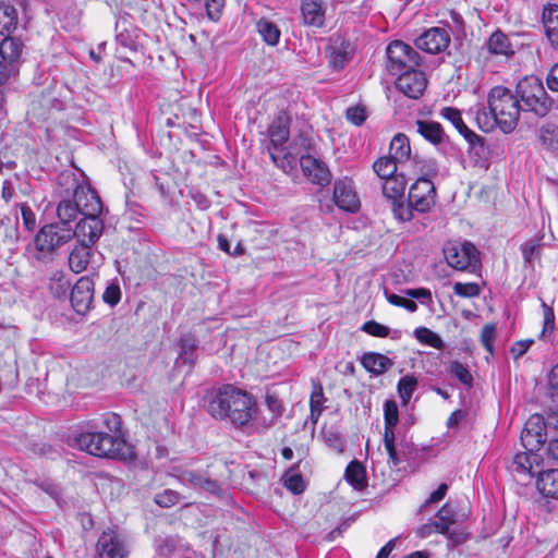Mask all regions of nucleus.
I'll list each match as a JSON object with an SVG mask.
<instances>
[{
    "label": "nucleus",
    "mask_w": 558,
    "mask_h": 558,
    "mask_svg": "<svg viewBox=\"0 0 558 558\" xmlns=\"http://www.w3.org/2000/svg\"><path fill=\"white\" fill-rule=\"evenodd\" d=\"M208 412L216 420H228L234 426L243 427L255 420L257 404L247 392L227 385L210 395Z\"/></svg>",
    "instance_id": "1"
},
{
    "label": "nucleus",
    "mask_w": 558,
    "mask_h": 558,
    "mask_svg": "<svg viewBox=\"0 0 558 558\" xmlns=\"http://www.w3.org/2000/svg\"><path fill=\"white\" fill-rule=\"evenodd\" d=\"M489 113L477 108L475 120L481 130L488 132L498 125L505 133L512 132L519 121L520 104L512 92L504 86H495L487 97Z\"/></svg>",
    "instance_id": "2"
},
{
    "label": "nucleus",
    "mask_w": 558,
    "mask_h": 558,
    "mask_svg": "<svg viewBox=\"0 0 558 558\" xmlns=\"http://www.w3.org/2000/svg\"><path fill=\"white\" fill-rule=\"evenodd\" d=\"M73 238L72 229L62 228L59 223L44 226L34 241L26 247L28 256L38 262H49L58 247Z\"/></svg>",
    "instance_id": "3"
},
{
    "label": "nucleus",
    "mask_w": 558,
    "mask_h": 558,
    "mask_svg": "<svg viewBox=\"0 0 558 558\" xmlns=\"http://www.w3.org/2000/svg\"><path fill=\"white\" fill-rule=\"evenodd\" d=\"M81 450L100 458H124L126 442L123 437L105 432H86L75 438Z\"/></svg>",
    "instance_id": "4"
},
{
    "label": "nucleus",
    "mask_w": 558,
    "mask_h": 558,
    "mask_svg": "<svg viewBox=\"0 0 558 558\" xmlns=\"http://www.w3.org/2000/svg\"><path fill=\"white\" fill-rule=\"evenodd\" d=\"M517 97H520L526 110L538 117H544L551 108V100L543 86L542 81L534 76H525L517 85Z\"/></svg>",
    "instance_id": "5"
},
{
    "label": "nucleus",
    "mask_w": 558,
    "mask_h": 558,
    "mask_svg": "<svg viewBox=\"0 0 558 558\" xmlns=\"http://www.w3.org/2000/svg\"><path fill=\"white\" fill-rule=\"evenodd\" d=\"M289 116L281 111L269 124L267 134L269 137V145L267 150L274 163L286 171L287 155L282 157L280 153H284L286 144L290 137L289 130Z\"/></svg>",
    "instance_id": "6"
},
{
    "label": "nucleus",
    "mask_w": 558,
    "mask_h": 558,
    "mask_svg": "<svg viewBox=\"0 0 558 558\" xmlns=\"http://www.w3.org/2000/svg\"><path fill=\"white\" fill-rule=\"evenodd\" d=\"M387 69L393 74H400L414 69L421 63V56L408 44L395 40L387 47Z\"/></svg>",
    "instance_id": "7"
},
{
    "label": "nucleus",
    "mask_w": 558,
    "mask_h": 558,
    "mask_svg": "<svg viewBox=\"0 0 558 558\" xmlns=\"http://www.w3.org/2000/svg\"><path fill=\"white\" fill-rule=\"evenodd\" d=\"M444 255L447 263L458 270H464L477 263V250L471 242H447Z\"/></svg>",
    "instance_id": "8"
},
{
    "label": "nucleus",
    "mask_w": 558,
    "mask_h": 558,
    "mask_svg": "<svg viewBox=\"0 0 558 558\" xmlns=\"http://www.w3.org/2000/svg\"><path fill=\"white\" fill-rule=\"evenodd\" d=\"M129 547L125 538L116 530L104 531L96 544V558H126Z\"/></svg>",
    "instance_id": "9"
},
{
    "label": "nucleus",
    "mask_w": 558,
    "mask_h": 558,
    "mask_svg": "<svg viewBox=\"0 0 558 558\" xmlns=\"http://www.w3.org/2000/svg\"><path fill=\"white\" fill-rule=\"evenodd\" d=\"M436 189L430 179L418 178L410 187L409 199L414 209L426 213L435 205Z\"/></svg>",
    "instance_id": "10"
},
{
    "label": "nucleus",
    "mask_w": 558,
    "mask_h": 558,
    "mask_svg": "<svg viewBox=\"0 0 558 558\" xmlns=\"http://www.w3.org/2000/svg\"><path fill=\"white\" fill-rule=\"evenodd\" d=\"M546 441L545 417L541 414H533L525 422L521 432L522 446L527 451H537Z\"/></svg>",
    "instance_id": "11"
},
{
    "label": "nucleus",
    "mask_w": 558,
    "mask_h": 558,
    "mask_svg": "<svg viewBox=\"0 0 558 558\" xmlns=\"http://www.w3.org/2000/svg\"><path fill=\"white\" fill-rule=\"evenodd\" d=\"M104 231L102 220L99 215H84L72 230L73 238L88 245H95Z\"/></svg>",
    "instance_id": "12"
},
{
    "label": "nucleus",
    "mask_w": 558,
    "mask_h": 558,
    "mask_svg": "<svg viewBox=\"0 0 558 558\" xmlns=\"http://www.w3.org/2000/svg\"><path fill=\"white\" fill-rule=\"evenodd\" d=\"M398 75L396 86L402 94L413 99H417L423 95L427 84L423 72L417 71L416 68H414Z\"/></svg>",
    "instance_id": "13"
},
{
    "label": "nucleus",
    "mask_w": 558,
    "mask_h": 558,
    "mask_svg": "<svg viewBox=\"0 0 558 558\" xmlns=\"http://www.w3.org/2000/svg\"><path fill=\"white\" fill-rule=\"evenodd\" d=\"M333 201L340 209L349 213H355L360 208V199L354 191L353 182L349 179L335 183Z\"/></svg>",
    "instance_id": "14"
},
{
    "label": "nucleus",
    "mask_w": 558,
    "mask_h": 558,
    "mask_svg": "<svg viewBox=\"0 0 558 558\" xmlns=\"http://www.w3.org/2000/svg\"><path fill=\"white\" fill-rule=\"evenodd\" d=\"M449 43L450 37L448 32L440 27L426 31L415 41L418 49L433 54L445 50Z\"/></svg>",
    "instance_id": "15"
},
{
    "label": "nucleus",
    "mask_w": 558,
    "mask_h": 558,
    "mask_svg": "<svg viewBox=\"0 0 558 558\" xmlns=\"http://www.w3.org/2000/svg\"><path fill=\"white\" fill-rule=\"evenodd\" d=\"M94 296V282L88 277H81L71 291L74 311L84 314L90 307Z\"/></svg>",
    "instance_id": "16"
},
{
    "label": "nucleus",
    "mask_w": 558,
    "mask_h": 558,
    "mask_svg": "<svg viewBox=\"0 0 558 558\" xmlns=\"http://www.w3.org/2000/svg\"><path fill=\"white\" fill-rule=\"evenodd\" d=\"M300 166L303 174L314 184L324 186L331 180V173L326 165L313 156H302Z\"/></svg>",
    "instance_id": "17"
},
{
    "label": "nucleus",
    "mask_w": 558,
    "mask_h": 558,
    "mask_svg": "<svg viewBox=\"0 0 558 558\" xmlns=\"http://www.w3.org/2000/svg\"><path fill=\"white\" fill-rule=\"evenodd\" d=\"M440 116L453 124L471 147H475L476 145L483 146V138L466 126L462 120L460 110L453 107H445L441 109Z\"/></svg>",
    "instance_id": "18"
},
{
    "label": "nucleus",
    "mask_w": 558,
    "mask_h": 558,
    "mask_svg": "<svg viewBox=\"0 0 558 558\" xmlns=\"http://www.w3.org/2000/svg\"><path fill=\"white\" fill-rule=\"evenodd\" d=\"M353 49L349 41L335 39L328 47L329 65L336 70H342L351 59Z\"/></svg>",
    "instance_id": "19"
},
{
    "label": "nucleus",
    "mask_w": 558,
    "mask_h": 558,
    "mask_svg": "<svg viewBox=\"0 0 558 558\" xmlns=\"http://www.w3.org/2000/svg\"><path fill=\"white\" fill-rule=\"evenodd\" d=\"M301 12L305 25L313 27L324 26L326 7L323 0H303Z\"/></svg>",
    "instance_id": "20"
},
{
    "label": "nucleus",
    "mask_w": 558,
    "mask_h": 558,
    "mask_svg": "<svg viewBox=\"0 0 558 558\" xmlns=\"http://www.w3.org/2000/svg\"><path fill=\"white\" fill-rule=\"evenodd\" d=\"M92 256L93 245L77 241L69 254L68 263L70 269L74 274H81L85 271L90 263Z\"/></svg>",
    "instance_id": "21"
},
{
    "label": "nucleus",
    "mask_w": 558,
    "mask_h": 558,
    "mask_svg": "<svg viewBox=\"0 0 558 558\" xmlns=\"http://www.w3.org/2000/svg\"><path fill=\"white\" fill-rule=\"evenodd\" d=\"M78 203L82 215H100L102 211V203L97 192L90 185L84 184L74 197Z\"/></svg>",
    "instance_id": "22"
},
{
    "label": "nucleus",
    "mask_w": 558,
    "mask_h": 558,
    "mask_svg": "<svg viewBox=\"0 0 558 558\" xmlns=\"http://www.w3.org/2000/svg\"><path fill=\"white\" fill-rule=\"evenodd\" d=\"M539 463V456L535 451L519 452L514 456L511 470L518 474L533 477L535 474L539 475L541 470H537Z\"/></svg>",
    "instance_id": "23"
},
{
    "label": "nucleus",
    "mask_w": 558,
    "mask_h": 558,
    "mask_svg": "<svg viewBox=\"0 0 558 558\" xmlns=\"http://www.w3.org/2000/svg\"><path fill=\"white\" fill-rule=\"evenodd\" d=\"M83 185V180H80L71 170L62 171L57 178V193L59 197L74 198Z\"/></svg>",
    "instance_id": "24"
},
{
    "label": "nucleus",
    "mask_w": 558,
    "mask_h": 558,
    "mask_svg": "<svg viewBox=\"0 0 558 558\" xmlns=\"http://www.w3.org/2000/svg\"><path fill=\"white\" fill-rule=\"evenodd\" d=\"M415 130L422 137L432 143L433 145L442 144L447 135L440 123L432 120H417L415 121Z\"/></svg>",
    "instance_id": "25"
},
{
    "label": "nucleus",
    "mask_w": 558,
    "mask_h": 558,
    "mask_svg": "<svg viewBox=\"0 0 558 558\" xmlns=\"http://www.w3.org/2000/svg\"><path fill=\"white\" fill-rule=\"evenodd\" d=\"M542 21L548 41L554 49L558 50V5L545 8Z\"/></svg>",
    "instance_id": "26"
},
{
    "label": "nucleus",
    "mask_w": 558,
    "mask_h": 558,
    "mask_svg": "<svg viewBox=\"0 0 558 558\" xmlns=\"http://www.w3.org/2000/svg\"><path fill=\"white\" fill-rule=\"evenodd\" d=\"M361 363L367 372L375 375L384 374L393 365V361L391 359L376 352L364 353L361 359Z\"/></svg>",
    "instance_id": "27"
},
{
    "label": "nucleus",
    "mask_w": 558,
    "mask_h": 558,
    "mask_svg": "<svg viewBox=\"0 0 558 558\" xmlns=\"http://www.w3.org/2000/svg\"><path fill=\"white\" fill-rule=\"evenodd\" d=\"M23 50V44L14 37H5L0 43V54L3 64L12 66L15 70V62L19 61Z\"/></svg>",
    "instance_id": "28"
},
{
    "label": "nucleus",
    "mask_w": 558,
    "mask_h": 558,
    "mask_svg": "<svg viewBox=\"0 0 558 558\" xmlns=\"http://www.w3.org/2000/svg\"><path fill=\"white\" fill-rule=\"evenodd\" d=\"M537 487L545 497L558 499V470L539 472Z\"/></svg>",
    "instance_id": "29"
},
{
    "label": "nucleus",
    "mask_w": 558,
    "mask_h": 558,
    "mask_svg": "<svg viewBox=\"0 0 558 558\" xmlns=\"http://www.w3.org/2000/svg\"><path fill=\"white\" fill-rule=\"evenodd\" d=\"M57 206V216L62 225H68L76 219L82 209L73 197H60Z\"/></svg>",
    "instance_id": "30"
},
{
    "label": "nucleus",
    "mask_w": 558,
    "mask_h": 558,
    "mask_svg": "<svg viewBox=\"0 0 558 558\" xmlns=\"http://www.w3.org/2000/svg\"><path fill=\"white\" fill-rule=\"evenodd\" d=\"M389 156H391L399 163L407 161L411 156V146L408 136L403 133H398L390 142Z\"/></svg>",
    "instance_id": "31"
},
{
    "label": "nucleus",
    "mask_w": 558,
    "mask_h": 558,
    "mask_svg": "<svg viewBox=\"0 0 558 558\" xmlns=\"http://www.w3.org/2000/svg\"><path fill=\"white\" fill-rule=\"evenodd\" d=\"M405 185L404 177L401 174L385 179L383 194L386 198L391 199L392 203L400 201L404 194Z\"/></svg>",
    "instance_id": "32"
},
{
    "label": "nucleus",
    "mask_w": 558,
    "mask_h": 558,
    "mask_svg": "<svg viewBox=\"0 0 558 558\" xmlns=\"http://www.w3.org/2000/svg\"><path fill=\"white\" fill-rule=\"evenodd\" d=\"M487 48L492 54L511 56L514 53L508 37L500 31H496L490 35Z\"/></svg>",
    "instance_id": "33"
},
{
    "label": "nucleus",
    "mask_w": 558,
    "mask_h": 558,
    "mask_svg": "<svg viewBox=\"0 0 558 558\" xmlns=\"http://www.w3.org/2000/svg\"><path fill=\"white\" fill-rule=\"evenodd\" d=\"M256 27L263 40L267 45L276 46L279 43L281 32L275 23L266 19H260L257 22Z\"/></svg>",
    "instance_id": "34"
},
{
    "label": "nucleus",
    "mask_w": 558,
    "mask_h": 558,
    "mask_svg": "<svg viewBox=\"0 0 558 558\" xmlns=\"http://www.w3.org/2000/svg\"><path fill=\"white\" fill-rule=\"evenodd\" d=\"M17 25V11L13 5L0 4V33H11Z\"/></svg>",
    "instance_id": "35"
},
{
    "label": "nucleus",
    "mask_w": 558,
    "mask_h": 558,
    "mask_svg": "<svg viewBox=\"0 0 558 558\" xmlns=\"http://www.w3.org/2000/svg\"><path fill=\"white\" fill-rule=\"evenodd\" d=\"M436 518L437 520L434 521L435 531L440 534H448L450 526L456 522L451 507L448 504L444 505L436 513Z\"/></svg>",
    "instance_id": "36"
},
{
    "label": "nucleus",
    "mask_w": 558,
    "mask_h": 558,
    "mask_svg": "<svg viewBox=\"0 0 558 558\" xmlns=\"http://www.w3.org/2000/svg\"><path fill=\"white\" fill-rule=\"evenodd\" d=\"M344 476L355 489H362L365 486V469L357 461L348 464Z\"/></svg>",
    "instance_id": "37"
},
{
    "label": "nucleus",
    "mask_w": 558,
    "mask_h": 558,
    "mask_svg": "<svg viewBox=\"0 0 558 558\" xmlns=\"http://www.w3.org/2000/svg\"><path fill=\"white\" fill-rule=\"evenodd\" d=\"M198 347L197 339L192 335L183 336L180 340V354L179 359L186 364L194 363V353Z\"/></svg>",
    "instance_id": "38"
},
{
    "label": "nucleus",
    "mask_w": 558,
    "mask_h": 558,
    "mask_svg": "<svg viewBox=\"0 0 558 558\" xmlns=\"http://www.w3.org/2000/svg\"><path fill=\"white\" fill-rule=\"evenodd\" d=\"M398 163L391 156L380 157L373 163V169L379 178L385 180L397 175Z\"/></svg>",
    "instance_id": "39"
},
{
    "label": "nucleus",
    "mask_w": 558,
    "mask_h": 558,
    "mask_svg": "<svg viewBox=\"0 0 558 558\" xmlns=\"http://www.w3.org/2000/svg\"><path fill=\"white\" fill-rule=\"evenodd\" d=\"M539 141L548 149H558V126L547 123L539 129Z\"/></svg>",
    "instance_id": "40"
},
{
    "label": "nucleus",
    "mask_w": 558,
    "mask_h": 558,
    "mask_svg": "<svg viewBox=\"0 0 558 558\" xmlns=\"http://www.w3.org/2000/svg\"><path fill=\"white\" fill-rule=\"evenodd\" d=\"M541 240L531 239L522 244L521 252L525 264L533 266L535 260L539 259L541 255Z\"/></svg>",
    "instance_id": "41"
},
{
    "label": "nucleus",
    "mask_w": 558,
    "mask_h": 558,
    "mask_svg": "<svg viewBox=\"0 0 558 558\" xmlns=\"http://www.w3.org/2000/svg\"><path fill=\"white\" fill-rule=\"evenodd\" d=\"M447 371L454 377H457L461 384L466 387H472L473 376L466 365L452 361L449 363Z\"/></svg>",
    "instance_id": "42"
},
{
    "label": "nucleus",
    "mask_w": 558,
    "mask_h": 558,
    "mask_svg": "<svg viewBox=\"0 0 558 558\" xmlns=\"http://www.w3.org/2000/svg\"><path fill=\"white\" fill-rule=\"evenodd\" d=\"M325 397L323 392L322 386H318L314 389L311 395L310 405H311V421L316 424L323 410H324Z\"/></svg>",
    "instance_id": "43"
},
{
    "label": "nucleus",
    "mask_w": 558,
    "mask_h": 558,
    "mask_svg": "<svg viewBox=\"0 0 558 558\" xmlns=\"http://www.w3.org/2000/svg\"><path fill=\"white\" fill-rule=\"evenodd\" d=\"M415 337L420 342L428 344L435 349L441 350L445 347L442 339L428 328H417L415 330Z\"/></svg>",
    "instance_id": "44"
},
{
    "label": "nucleus",
    "mask_w": 558,
    "mask_h": 558,
    "mask_svg": "<svg viewBox=\"0 0 558 558\" xmlns=\"http://www.w3.org/2000/svg\"><path fill=\"white\" fill-rule=\"evenodd\" d=\"M417 387V379L413 375H407L400 378L398 383V392L403 401V403H408Z\"/></svg>",
    "instance_id": "45"
},
{
    "label": "nucleus",
    "mask_w": 558,
    "mask_h": 558,
    "mask_svg": "<svg viewBox=\"0 0 558 558\" xmlns=\"http://www.w3.org/2000/svg\"><path fill=\"white\" fill-rule=\"evenodd\" d=\"M395 439H396L395 432H385L384 433V445H385V448L389 456V460L395 466H399L403 461V457H402L401 452L398 451L396 444H395Z\"/></svg>",
    "instance_id": "46"
},
{
    "label": "nucleus",
    "mask_w": 558,
    "mask_h": 558,
    "mask_svg": "<svg viewBox=\"0 0 558 558\" xmlns=\"http://www.w3.org/2000/svg\"><path fill=\"white\" fill-rule=\"evenodd\" d=\"M385 416V432H393V428L399 421V412L397 403L392 400H387L384 405Z\"/></svg>",
    "instance_id": "47"
},
{
    "label": "nucleus",
    "mask_w": 558,
    "mask_h": 558,
    "mask_svg": "<svg viewBox=\"0 0 558 558\" xmlns=\"http://www.w3.org/2000/svg\"><path fill=\"white\" fill-rule=\"evenodd\" d=\"M70 288V281L66 279L62 271H56L50 280V290L57 298H62L66 294Z\"/></svg>",
    "instance_id": "48"
},
{
    "label": "nucleus",
    "mask_w": 558,
    "mask_h": 558,
    "mask_svg": "<svg viewBox=\"0 0 558 558\" xmlns=\"http://www.w3.org/2000/svg\"><path fill=\"white\" fill-rule=\"evenodd\" d=\"M206 474L194 470H183L178 475V480L183 484L199 489Z\"/></svg>",
    "instance_id": "49"
},
{
    "label": "nucleus",
    "mask_w": 558,
    "mask_h": 558,
    "mask_svg": "<svg viewBox=\"0 0 558 558\" xmlns=\"http://www.w3.org/2000/svg\"><path fill=\"white\" fill-rule=\"evenodd\" d=\"M413 205L408 202L403 203L401 199L392 203V213L396 219L405 222L413 218Z\"/></svg>",
    "instance_id": "50"
},
{
    "label": "nucleus",
    "mask_w": 558,
    "mask_h": 558,
    "mask_svg": "<svg viewBox=\"0 0 558 558\" xmlns=\"http://www.w3.org/2000/svg\"><path fill=\"white\" fill-rule=\"evenodd\" d=\"M542 307H543L544 320H543V329L541 332V338L547 339L550 336V333L553 332L554 327H555V314H554L553 308L550 306H548L546 303H543Z\"/></svg>",
    "instance_id": "51"
},
{
    "label": "nucleus",
    "mask_w": 558,
    "mask_h": 558,
    "mask_svg": "<svg viewBox=\"0 0 558 558\" xmlns=\"http://www.w3.org/2000/svg\"><path fill=\"white\" fill-rule=\"evenodd\" d=\"M180 494L172 489H165L155 496V502L162 508H170L180 501Z\"/></svg>",
    "instance_id": "52"
},
{
    "label": "nucleus",
    "mask_w": 558,
    "mask_h": 558,
    "mask_svg": "<svg viewBox=\"0 0 558 558\" xmlns=\"http://www.w3.org/2000/svg\"><path fill=\"white\" fill-rule=\"evenodd\" d=\"M495 338H496L495 325H493V324L485 325L481 332V342L490 355L494 354Z\"/></svg>",
    "instance_id": "53"
},
{
    "label": "nucleus",
    "mask_w": 558,
    "mask_h": 558,
    "mask_svg": "<svg viewBox=\"0 0 558 558\" xmlns=\"http://www.w3.org/2000/svg\"><path fill=\"white\" fill-rule=\"evenodd\" d=\"M453 291L457 295L462 298H474L480 294V287L477 283L473 282H456L453 286Z\"/></svg>",
    "instance_id": "54"
},
{
    "label": "nucleus",
    "mask_w": 558,
    "mask_h": 558,
    "mask_svg": "<svg viewBox=\"0 0 558 558\" xmlns=\"http://www.w3.org/2000/svg\"><path fill=\"white\" fill-rule=\"evenodd\" d=\"M361 330L371 336L379 338L387 337L389 333V328L387 326L381 325L375 320L364 323L363 326L361 327Z\"/></svg>",
    "instance_id": "55"
},
{
    "label": "nucleus",
    "mask_w": 558,
    "mask_h": 558,
    "mask_svg": "<svg viewBox=\"0 0 558 558\" xmlns=\"http://www.w3.org/2000/svg\"><path fill=\"white\" fill-rule=\"evenodd\" d=\"M104 424L108 428L107 434H114L122 437L121 433V417L116 413H106L104 415Z\"/></svg>",
    "instance_id": "56"
},
{
    "label": "nucleus",
    "mask_w": 558,
    "mask_h": 558,
    "mask_svg": "<svg viewBox=\"0 0 558 558\" xmlns=\"http://www.w3.org/2000/svg\"><path fill=\"white\" fill-rule=\"evenodd\" d=\"M284 486L293 494H301L305 488L304 481L299 474H288L284 476Z\"/></svg>",
    "instance_id": "57"
},
{
    "label": "nucleus",
    "mask_w": 558,
    "mask_h": 558,
    "mask_svg": "<svg viewBox=\"0 0 558 558\" xmlns=\"http://www.w3.org/2000/svg\"><path fill=\"white\" fill-rule=\"evenodd\" d=\"M23 225L26 230L33 231L36 228V215L26 203L20 205Z\"/></svg>",
    "instance_id": "58"
},
{
    "label": "nucleus",
    "mask_w": 558,
    "mask_h": 558,
    "mask_svg": "<svg viewBox=\"0 0 558 558\" xmlns=\"http://www.w3.org/2000/svg\"><path fill=\"white\" fill-rule=\"evenodd\" d=\"M198 490L213 494L219 498H223L226 495V492L221 485L217 481L209 478L207 475L205 476Z\"/></svg>",
    "instance_id": "59"
},
{
    "label": "nucleus",
    "mask_w": 558,
    "mask_h": 558,
    "mask_svg": "<svg viewBox=\"0 0 558 558\" xmlns=\"http://www.w3.org/2000/svg\"><path fill=\"white\" fill-rule=\"evenodd\" d=\"M345 117L354 125H362L366 120V111L361 106L349 107Z\"/></svg>",
    "instance_id": "60"
},
{
    "label": "nucleus",
    "mask_w": 558,
    "mask_h": 558,
    "mask_svg": "<svg viewBox=\"0 0 558 558\" xmlns=\"http://www.w3.org/2000/svg\"><path fill=\"white\" fill-rule=\"evenodd\" d=\"M533 343H534L533 339H525V340L517 341L512 344V347L510 349V353L512 354L513 359L517 360V359L521 357L530 349V347Z\"/></svg>",
    "instance_id": "61"
},
{
    "label": "nucleus",
    "mask_w": 558,
    "mask_h": 558,
    "mask_svg": "<svg viewBox=\"0 0 558 558\" xmlns=\"http://www.w3.org/2000/svg\"><path fill=\"white\" fill-rule=\"evenodd\" d=\"M121 298V291L118 286L111 284L107 287L104 293V301L110 305H116Z\"/></svg>",
    "instance_id": "62"
},
{
    "label": "nucleus",
    "mask_w": 558,
    "mask_h": 558,
    "mask_svg": "<svg viewBox=\"0 0 558 558\" xmlns=\"http://www.w3.org/2000/svg\"><path fill=\"white\" fill-rule=\"evenodd\" d=\"M448 485L442 483L438 486V488L433 492L429 498L425 501V504L421 507V511L426 508L429 504H435L440 501L447 494Z\"/></svg>",
    "instance_id": "63"
},
{
    "label": "nucleus",
    "mask_w": 558,
    "mask_h": 558,
    "mask_svg": "<svg viewBox=\"0 0 558 558\" xmlns=\"http://www.w3.org/2000/svg\"><path fill=\"white\" fill-rule=\"evenodd\" d=\"M547 86L554 92H558V63L555 64L547 75Z\"/></svg>",
    "instance_id": "64"
}]
</instances>
